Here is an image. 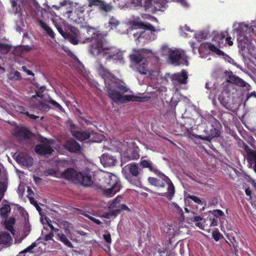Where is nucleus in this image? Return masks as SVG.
<instances>
[{
    "instance_id": "obj_35",
    "label": "nucleus",
    "mask_w": 256,
    "mask_h": 256,
    "mask_svg": "<svg viewBox=\"0 0 256 256\" xmlns=\"http://www.w3.org/2000/svg\"><path fill=\"white\" fill-rule=\"evenodd\" d=\"M11 48V46L7 44L0 43V52L2 54H6L10 51Z\"/></svg>"
},
{
    "instance_id": "obj_53",
    "label": "nucleus",
    "mask_w": 256,
    "mask_h": 256,
    "mask_svg": "<svg viewBox=\"0 0 256 256\" xmlns=\"http://www.w3.org/2000/svg\"><path fill=\"white\" fill-rule=\"evenodd\" d=\"M73 4V2L70 0H64L62 2H60V4L62 6H66V5H70L71 6Z\"/></svg>"
},
{
    "instance_id": "obj_25",
    "label": "nucleus",
    "mask_w": 256,
    "mask_h": 256,
    "mask_svg": "<svg viewBox=\"0 0 256 256\" xmlns=\"http://www.w3.org/2000/svg\"><path fill=\"white\" fill-rule=\"evenodd\" d=\"M57 240L63 243L66 246L70 248H73L72 243L68 240L66 236L62 232H58L56 234Z\"/></svg>"
},
{
    "instance_id": "obj_20",
    "label": "nucleus",
    "mask_w": 256,
    "mask_h": 256,
    "mask_svg": "<svg viewBox=\"0 0 256 256\" xmlns=\"http://www.w3.org/2000/svg\"><path fill=\"white\" fill-rule=\"evenodd\" d=\"M72 133L74 137L81 142L89 138L90 136V134L88 130H74L72 131Z\"/></svg>"
},
{
    "instance_id": "obj_31",
    "label": "nucleus",
    "mask_w": 256,
    "mask_h": 256,
    "mask_svg": "<svg viewBox=\"0 0 256 256\" xmlns=\"http://www.w3.org/2000/svg\"><path fill=\"white\" fill-rule=\"evenodd\" d=\"M248 161L249 163L254 164L253 169L256 173V151H252L248 154Z\"/></svg>"
},
{
    "instance_id": "obj_23",
    "label": "nucleus",
    "mask_w": 256,
    "mask_h": 256,
    "mask_svg": "<svg viewBox=\"0 0 256 256\" xmlns=\"http://www.w3.org/2000/svg\"><path fill=\"white\" fill-rule=\"evenodd\" d=\"M113 9L114 6L112 2L107 3L102 0L98 7V10L100 12L106 14L110 12Z\"/></svg>"
},
{
    "instance_id": "obj_41",
    "label": "nucleus",
    "mask_w": 256,
    "mask_h": 256,
    "mask_svg": "<svg viewBox=\"0 0 256 256\" xmlns=\"http://www.w3.org/2000/svg\"><path fill=\"white\" fill-rule=\"evenodd\" d=\"M38 108L40 110L44 112H47L50 109V106L48 104L43 102H39L38 104Z\"/></svg>"
},
{
    "instance_id": "obj_3",
    "label": "nucleus",
    "mask_w": 256,
    "mask_h": 256,
    "mask_svg": "<svg viewBox=\"0 0 256 256\" xmlns=\"http://www.w3.org/2000/svg\"><path fill=\"white\" fill-rule=\"evenodd\" d=\"M98 186L99 189L109 196H112L121 188L120 182L118 178L108 172L100 176Z\"/></svg>"
},
{
    "instance_id": "obj_29",
    "label": "nucleus",
    "mask_w": 256,
    "mask_h": 256,
    "mask_svg": "<svg viewBox=\"0 0 256 256\" xmlns=\"http://www.w3.org/2000/svg\"><path fill=\"white\" fill-rule=\"evenodd\" d=\"M132 2L136 6L144 7L146 10L152 6V0H132Z\"/></svg>"
},
{
    "instance_id": "obj_45",
    "label": "nucleus",
    "mask_w": 256,
    "mask_h": 256,
    "mask_svg": "<svg viewBox=\"0 0 256 256\" xmlns=\"http://www.w3.org/2000/svg\"><path fill=\"white\" fill-rule=\"evenodd\" d=\"M141 26L145 29L150 30L152 32H154L155 31V28L151 24H142Z\"/></svg>"
},
{
    "instance_id": "obj_11",
    "label": "nucleus",
    "mask_w": 256,
    "mask_h": 256,
    "mask_svg": "<svg viewBox=\"0 0 256 256\" xmlns=\"http://www.w3.org/2000/svg\"><path fill=\"white\" fill-rule=\"evenodd\" d=\"M32 133L28 128L24 126L20 127L14 131V136L20 140H30L32 137Z\"/></svg>"
},
{
    "instance_id": "obj_34",
    "label": "nucleus",
    "mask_w": 256,
    "mask_h": 256,
    "mask_svg": "<svg viewBox=\"0 0 256 256\" xmlns=\"http://www.w3.org/2000/svg\"><path fill=\"white\" fill-rule=\"evenodd\" d=\"M108 24V26L110 28V29L113 30L116 28L117 26L120 24V22L114 16H112L110 18Z\"/></svg>"
},
{
    "instance_id": "obj_61",
    "label": "nucleus",
    "mask_w": 256,
    "mask_h": 256,
    "mask_svg": "<svg viewBox=\"0 0 256 256\" xmlns=\"http://www.w3.org/2000/svg\"><path fill=\"white\" fill-rule=\"evenodd\" d=\"M252 96H254L256 98V92H254L250 94H248L247 95L246 100H248Z\"/></svg>"
},
{
    "instance_id": "obj_37",
    "label": "nucleus",
    "mask_w": 256,
    "mask_h": 256,
    "mask_svg": "<svg viewBox=\"0 0 256 256\" xmlns=\"http://www.w3.org/2000/svg\"><path fill=\"white\" fill-rule=\"evenodd\" d=\"M229 242H226L232 248V250H237L238 249V244L236 242V240L234 237L230 238Z\"/></svg>"
},
{
    "instance_id": "obj_13",
    "label": "nucleus",
    "mask_w": 256,
    "mask_h": 256,
    "mask_svg": "<svg viewBox=\"0 0 256 256\" xmlns=\"http://www.w3.org/2000/svg\"><path fill=\"white\" fill-rule=\"evenodd\" d=\"M78 175L77 182L84 186H90L94 183V181L96 182L94 178H92V174L90 171L80 172Z\"/></svg>"
},
{
    "instance_id": "obj_33",
    "label": "nucleus",
    "mask_w": 256,
    "mask_h": 256,
    "mask_svg": "<svg viewBox=\"0 0 256 256\" xmlns=\"http://www.w3.org/2000/svg\"><path fill=\"white\" fill-rule=\"evenodd\" d=\"M208 48L211 51L216 54L218 56H224V52L220 50L219 48H218L216 46L212 44H208Z\"/></svg>"
},
{
    "instance_id": "obj_14",
    "label": "nucleus",
    "mask_w": 256,
    "mask_h": 256,
    "mask_svg": "<svg viewBox=\"0 0 256 256\" xmlns=\"http://www.w3.org/2000/svg\"><path fill=\"white\" fill-rule=\"evenodd\" d=\"M80 172H78L74 168H68L61 174L62 178L72 182L77 181L78 174Z\"/></svg>"
},
{
    "instance_id": "obj_46",
    "label": "nucleus",
    "mask_w": 256,
    "mask_h": 256,
    "mask_svg": "<svg viewBox=\"0 0 256 256\" xmlns=\"http://www.w3.org/2000/svg\"><path fill=\"white\" fill-rule=\"evenodd\" d=\"M49 102L52 104V105H53L56 108H58V109H59L60 110H64V108H62V106L61 105H60L58 102H57L56 101L52 100V99H50V100H49Z\"/></svg>"
},
{
    "instance_id": "obj_48",
    "label": "nucleus",
    "mask_w": 256,
    "mask_h": 256,
    "mask_svg": "<svg viewBox=\"0 0 256 256\" xmlns=\"http://www.w3.org/2000/svg\"><path fill=\"white\" fill-rule=\"evenodd\" d=\"M44 90H45V88L44 86H41L38 89V92H36V96L38 97L42 98L43 96V94H42V93L44 92Z\"/></svg>"
},
{
    "instance_id": "obj_2",
    "label": "nucleus",
    "mask_w": 256,
    "mask_h": 256,
    "mask_svg": "<svg viewBox=\"0 0 256 256\" xmlns=\"http://www.w3.org/2000/svg\"><path fill=\"white\" fill-rule=\"evenodd\" d=\"M140 165L142 168H148V170L158 176L159 178L150 176L148 178V182L158 189H162L168 186L167 192H158V194L160 196H165L168 200H171L174 197L175 193V188L170 178L164 174L160 172L155 164L149 160H142L141 158L140 162Z\"/></svg>"
},
{
    "instance_id": "obj_44",
    "label": "nucleus",
    "mask_w": 256,
    "mask_h": 256,
    "mask_svg": "<svg viewBox=\"0 0 256 256\" xmlns=\"http://www.w3.org/2000/svg\"><path fill=\"white\" fill-rule=\"evenodd\" d=\"M213 216L216 217L217 218L218 216H224V212L220 210H214L212 211Z\"/></svg>"
},
{
    "instance_id": "obj_28",
    "label": "nucleus",
    "mask_w": 256,
    "mask_h": 256,
    "mask_svg": "<svg viewBox=\"0 0 256 256\" xmlns=\"http://www.w3.org/2000/svg\"><path fill=\"white\" fill-rule=\"evenodd\" d=\"M228 82L242 87L246 86V84L242 79L234 75L230 76Z\"/></svg>"
},
{
    "instance_id": "obj_49",
    "label": "nucleus",
    "mask_w": 256,
    "mask_h": 256,
    "mask_svg": "<svg viewBox=\"0 0 256 256\" xmlns=\"http://www.w3.org/2000/svg\"><path fill=\"white\" fill-rule=\"evenodd\" d=\"M18 0H10V2L12 4V6L14 10L17 12L18 10Z\"/></svg>"
},
{
    "instance_id": "obj_24",
    "label": "nucleus",
    "mask_w": 256,
    "mask_h": 256,
    "mask_svg": "<svg viewBox=\"0 0 256 256\" xmlns=\"http://www.w3.org/2000/svg\"><path fill=\"white\" fill-rule=\"evenodd\" d=\"M8 178L5 175L2 176L0 179V202L4 196V192L7 190Z\"/></svg>"
},
{
    "instance_id": "obj_60",
    "label": "nucleus",
    "mask_w": 256,
    "mask_h": 256,
    "mask_svg": "<svg viewBox=\"0 0 256 256\" xmlns=\"http://www.w3.org/2000/svg\"><path fill=\"white\" fill-rule=\"evenodd\" d=\"M226 41L227 42L228 44L230 46H231L233 44V42L231 40V38L230 37H227L226 38Z\"/></svg>"
},
{
    "instance_id": "obj_43",
    "label": "nucleus",
    "mask_w": 256,
    "mask_h": 256,
    "mask_svg": "<svg viewBox=\"0 0 256 256\" xmlns=\"http://www.w3.org/2000/svg\"><path fill=\"white\" fill-rule=\"evenodd\" d=\"M56 27L60 32V34L65 38H66L68 36H69L68 33L64 32L60 25L56 24Z\"/></svg>"
},
{
    "instance_id": "obj_22",
    "label": "nucleus",
    "mask_w": 256,
    "mask_h": 256,
    "mask_svg": "<svg viewBox=\"0 0 256 256\" xmlns=\"http://www.w3.org/2000/svg\"><path fill=\"white\" fill-rule=\"evenodd\" d=\"M181 58L182 53L179 50H176L170 52L169 58L172 64H179V61Z\"/></svg>"
},
{
    "instance_id": "obj_17",
    "label": "nucleus",
    "mask_w": 256,
    "mask_h": 256,
    "mask_svg": "<svg viewBox=\"0 0 256 256\" xmlns=\"http://www.w3.org/2000/svg\"><path fill=\"white\" fill-rule=\"evenodd\" d=\"M64 148L68 152L78 154L80 152V145L73 139L66 140L64 144Z\"/></svg>"
},
{
    "instance_id": "obj_1",
    "label": "nucleus",
    "mask_w": 256,
    "mask_h": 256,
    "mask_svg": "<svg viewBox=\"0 0 256 256\" xmlns=\"http://www.w3.org/2000/svg\"><path fill=\"white\" fill-rule=\"evenodd\" d=\"M88 32L92 34V36L87 38V40L91 42L89 49L92 56L104 57L108 61L123 60V54L120 49L114 46L104 47V40L100 32H96L94 28L89 27Z\"/></svg>"
},
{
    "instance_id": "obj_39",
    "label": "nucleus",
    "mask_w": 256,
    "mask_h": 256,
    "mask_svg": "<svg viewBox=\"0 0 256 256\" xmlns=\"http://www.w3.org/2000/svg\"><path fill=\"white\" fill-rule=\"evenodd\" d=\"M36 246V242H33L31 245L28 246L26 249L20 252L19 254L20 256H22V255L28 252H32V250Z\"/></svg>"
},
{
    "instance_id": "obj_58",
    "label": "nucleus",
    "mask_w": 256,
    "mask_h": 256,
    "mask_svg": "<svg viewBox=\"0 0 256 256\" xmlns=\"http://www.w3.org/2000/svg\"><path fill=\"white\" fill-rule=\"evenodd\" d=\"M30 201L31 204H32L38 211L41 210V208L38 205L37 202L36 201H34L32 198H30Z\"/></svg>"
},
{
    "instance_id": "obj_27",
    "label": "nucleus",
    "mask_w": 256,
    "mask_h": 256,
    "mask_svg": "<svg viewBox=\"0 0 256 256\" xmlns=\"http://www.w3.org/2000/svg\"><path fill=\"white\" fill-rule=\"evenodd\" d=\"M71 32V34L68 33L69 36H68L66 38L68 39L71 44H76L78 42V36L79 34V30L76 28H74V30H72Z\"/></svg>"
},
{
    "instance_id": "obj_36",
    "label": "nucleus",
    "mask_w": 256,
    "mask_h": 256,
    "mask_svg": "<svg viewBox=\"0 0 256 256\" xmlns=\"http://www.w3.org/2000/svg\"><path fill=\"white\" fill-rule=\"evenodd\" d=\"M9 78L10 80H19L22 78L20 72L16 70L11 72Z\"/></svg>"
},
{
    "instance_id": "obj_56",
    "label": "nucleus",
    "mask_w": 256,
    "mask_h": 256,
    "mask_svg": "<svg viewBox=\"0 0 256 256\" xmlns=\"http://www.w3.org/2000/svg\"><path fill=\"white\" fill-rule=\"evenodd\" d=\"M206 34H204V32H202L196 34V38H197L198 40L204 39V38H206Z\"/></svg>"
},
{
    "instance_id": "obj_52",
    "label": "nucleus",
    "mask_w": 256,
    "mask_h": 256,
    "mask_svg": "<svg viewBox=\"0 0 256 256\" xmlns=\"http://www.w3.org/2000/svg\"><path fill=\"white\" fill-rule=\"evenodd\" d=\"M22 114H25L26 115L28 116L29 118L32 120H36L37 118H38V116H36L32 114H30L28 112H24V111H22Z\"/></svg>"
},
{
    "instance_id": "obj_42",
    "label": "nucleus",
    "mask_w": 256,
    "mask_h": 256,
    "mask_svg": "<svg viewBox=\"0 0 256 256\" xmlns=\"http://www.w3.org/2000/svg\"><path fill=\"white\" fill-rule=\"evenodd\" d=\"M102 0H88V6L90 8L94 6H96L98 8Z\"/></svg>"
},
{
    "instance_id": "obj_57",
    "label": "nucleus",
    "mask_w": 256,
    "mask_h": 256,
    "mask_svg": "<svg viewBox=\"0 0 256 256\" xmlns=\"http://www.w3.org/2000/svg\"><path fill=\"white\" fill-rule=\"evenodd\" d=\"M88 218L93 222L96 223L97 224H102V222L100 220H98L94 217L88 216Z\"/></svg>"
},
{
    "instance_id": "obj_62",
    "label": "nucleus",
    "mask_w": 256,
    "mask_h": 256,
    "mask_svg": "<svg viewBox=\"0 0 256 256\" xmlns=\"http://www.w3.org/2000/svg\"><path fill=\"white\" fill-rule=\"evenodd\" d=\"M226 37V33L222 32L220 34V36L218 37H216V38L218 39V38L223 40Z\"/></svg>"
},
{
    "instance_id": "obj_30",
    "label": "nucleus",
    "mask_w": 256,
    "mask_h": 256,
    "mask_svg": "<svg viewBox=\"0 0 256 256\" xmlns=\"http://www.w3.org/2000/svg\"><path fill=\"white\" fill-rule=\"evenodd\" d=\"M15 222L14 218H10L8 220H6L4 222L6 228L12 234H14V226L15 224Z\"/></svg>"
},
{
    "instance_id": "obj_5",
    "label": "nucleus",
    "mask_w": 256,
    "mask_h": 256,
    "mask_svg": "<svg viewBox=\"0 0 256 256\" xmlns=\"http://www.w3.org/2000/svg\"><path fill=\"white\" fill-rule=\"evenodd\" d=\"M138 163L132 162L126 165L122 170L124 178L131 184L140 187L142 184L140 175L141 169Z\"/></svg>"
},
{
    "instance_id": "obj_63",
    "label": "nucleus",
    "mask_w": 256,
    "mask_h": 256,
    "mask_svg": "<svg viewBox=\"0 0 256 256\" xmlns=\"http://www.w3.org/2000/svg\"><path fill=\"white\" fill-rule=\"evenodd\" d=\"M140 155L138 153H135L134 155L132 156V160L138 159Z\"/></svg>"
},
{
    "instance_id": "obj_21",
    "label": "nucleus",
    "mask_w": 256,
    "mask_h": 256,
    "mask_svg": "<svg viewBox=\"0 0 256 256\" xmlns=\"http://www.w3.org/2000/svg\"><path fill=\"white\" fill-rule=\"evenodd\" d=\"M12 238L7 232H2L0 234V244L4 247L10 246L12 243Z\"/></svg>"
},
{
    "instance_id": "obj_6",
    "label": "nucleus",
    "mask_w": 256,
    "mask_h": 256,
    "mask_svg": "<svg viewBox=\"0 0 256 256\" xmlns=\"http://www.w3.org/2000/svg\"><path fill=\"white\" fill-rule=\"evenodd\" d=\"M131 62L135 65L138 71L142 74H146L150 70L148 62L146 60L141 52L138 51L129 56Z\"/></svg>"
},
{
    "instance_id": "obj_59",
    "label": "nucleus",
    "mask_w": 256,
    "mask_h": 256,
    "mask_svg": "<svg viewBox=\"0 0 256 256\" xmlns=\"http://www.w3.org/2000/svg\"><path fill=\"white\" fill-rule=\"evenodd\" d=\"M245 192H246V194L247 196H250V198L251 199L252 198V191L249 187L246 188L245 190Z\"/></svg>"
},
{
    "instance_id": "obj_51",
    "label": "nucleus",
    "mask_w": 256,
    "mask_h": 256,
    "mask_svg": "<svg viewBox=\"0 0 256 256\" xmlns=\"http://www.w3.org/2000/svg\"><path fill=\"white\" fill-rule=\"evenodd\" d=\"M220 234L219 232H212V237L216 241H218L220 237Z\"/></svg>"
},
{
    "instance_id": "obj_19",
    "label": "nucleus",
    "mask_w": 256,
    "mask_h": 256,
    "mask_svg": "<svg viewBox=\"0 0 256 256\" xmlns=\"http://www.w3.org/2000/svg\"><path fill=\"white\" fill-rule=\"evenodd\" d=\"M100 162L104 167L114 166L116 163V158L108 154H104L100 158Z\"/></svg>"
},
{
    "instance_id": "obj_40",
    "label": "nucleus",
    "mask_w": 256,
    "mask_h": 256,
    "mask_svg": "<svg viewBox=\"0 0 256 256\" xmlns=\"http://www.w3.org/2000/svg\"><path fill=\"white\" fill-rule=\"evenodd\" d=\"M61 224L64 228V230L66 234H70L71 232L70 230V227L71 224L68 222L66 220L62 221Z\"/></svg>"
},
{
    "instance_id": "obj_26",
    "label": "nucleus",
    "mask_w": 256,
    "mask_h": 256,
    "mask_svg": "<svg viewBox=\"0 0 256 256\" xmlns=\"http://www.w3.org/2000/svg\"><path fill=\"white\" fill-rule=\"evenodd\" d=\"M37 22L39 24L40 27L46 32L52 38L54 37V33L52 30L48 26L46 22L42 20L38 19Z\"/></svg>"
},
{
    "instance_id": "obj_32",
    "label": "nucleus",
    "mask_w": 256,
    "mask_h": 256,
    "mask_svg": "<svg viewBox=\"0 0 256 256\" xmlns=\"http://www.w3.org/2000/svg\"><path fill=\"white\" fill-rule=\"evenodd\" d=\"M11 208L8 204H5L0 208V215L4 218H7Z\"/></svg>"
},
{
    "instance_id": "obj_50",
    "label": "nucleus",
    "mask_w": 256,
    "mask_h": 256,
    "mask_svg": "<svg viewBox=\"0 0 256 256\" xmlns=\"http://www.w3.org/2000/svg\"><path fill=\"white\" fill-rule=\"evenodd\" d=\"M104 240L108 244H110L112 242V238L110 234L103 235Z\"/></svg>"
},
{
    "instance_id": "obj_7",
    "label": "nucleus",
    "mask_w": 256,
    "mask_h": 256,
    "mask_svg": "<svg viewBox=\"0 0 256 256\" xmlns=\"http://www.w3.org/2000/svg\"><path fill=\"white\" fill-rule=\"evenodd\" d=\"M250 34L244 32H241L238 36V42L240 52L243 56L252 54V46L250 40Z\"/></svg>"
},
{
    "instance_id": "obj_8",
    "label": "nucleus",
    "mask_w": 256,
    "mask_h": 256,
    "mask_svg": "<svg viewBox=\"0 0 256 256\" xmlns=\"http://www.w3.org/2000/svg\"><path fill=\"white\" fill-rule=\"evenodd\" d=\"M222 128V126L218 120L214 119V121L212 123V128L210 130V134L208 136H203L200 135L194 134V138L210 142L212 138L215 137H218L220 134V130Z\"/></svg>"
},
{
    "instance_id": "obj_64",
    "label": "nucleus",
    "mask_w": 256,
    "mask_h": 256,
    "mask_svg": "<svg viewBox=\"0 0 256 256\" xmlns=\"http://www.w3.org/2000/svg\"><path fill=\"white\" fill-rule=\"evenodd\" d=\"M102 216L104 218H109L110 217H112L111 214H110V212L106 214H104Z\"/></svg>"
},
{
    "instance_id": "obj_12",
    "label": "nucleus",
    "mask_w": 256,
    "mask_h": 256,
    "mask_svg": "<svg viewBox=\"0 0 256 256\" xmlns=\"http://www.w3.org/2000/svg\"><path fill=\"white\" fill-rule=\"evenodd\" d=\"M188 74L186 70L173 74L171 76V80L174 86L180 84H185L188 82Z\"/></svg>"
},
{
    "instance_id": "obj_4",
    "label": "nucleus",
    "mask_w": 256,
    "mask_h": 256,
    "mask_svg": "<svg viewBox=\"0 0 256 256\" xmlns=\"http://www.w3.org/2000/svg\"><path fill=\"white\" fill-rule=\"evenodd\" d=\"M114 82L116 88L120 92H118L115 89L111 88H108V93L110 98L116 102H144L146 98L134 96L133 95H122V93H125L128 92L129 88L126 86L124 82L118 83L119 79Z\"/></svg>"
},
{
    "instance_id": "obj_38",
    "label": "nucleus",
    "mask_w": 256,
    "mask_h": 256,
    "mask_svg": "<svg viewBox=\"0 0 256 256\" xmlns=\"http://www.w3.org/2000/svg\"><path fill=\"white\" fill-rule=\"evenodd\" d=\"M209 220H207L206 221H208L210 224V226H218V218L213 215L210 216H208Z\"/></svg>"
},
{
    "instance_id": "obj_54",
    "label": "nucleus",
    "mask_w": 256,
    "mask_h": 256,
    "mask_svg": "<svg viewBox=\"0 0 256 256\" xmlns=\"http://www.w3.org/2000/svg\"><path fill=\"white\" fill-rule=\"evenodd\" d=\"M47 222L48 226L50 227L52 231H54V232H58V231H59L58 228H55L54 226L52 224V222L50 220V221H47Z\"/></svg>"
},
{
    "instance_id": "obj_55",
    "label": "nucleus",
    "mask_w": 256,
    "mask_h": 256,
    "mask_svg": "<svg viewBox=\"0 0 256 256\" xmlns=\"http://www.w3.org/2000/svg\"><path fill=\"white\" fill-rule=\"evenodd\" d=\"M54 236V234L52 232H50L49 234H46L44 239L46 241H48L49 240H52V238Z\"/></svg>"
},
{
    "instance_id": "obj_15",
    "label": "nucleus",
    "mask_w": 256,
    "mask_h": 256,
    "mask_svg": "<svg viewBox=\"0 0 256 256\" xmlns=\"http://www.w3.org/2000/svg\"><path fill=\"white\" fill-rule=\"evenodd\" d=\"M207 220H209L208 216L206 218H203L200 216H195L194 217L192 221L200 229L208 232L210 230L211 226H210V224L208 222V221H206Z\"/></svg>"
},
{
    "instance_id": "obj_18",
    "label": "nucleus",
    "mask_w": 256,
    "mask_h": 256,
    "mask_svg": "<svg viewBox=\"0 0 256 256\" xmlns=\"http://www.w3.org/2000/svg\"><path fill=\"white\" fill-rule=\"evenodd\" d=\"M99 74L104 80L106 83L108 80H110L112 82H116L118 80L117 78L115 76L112 72L106 69L102 64H100L98 68Z\"/></svg>"
},
{
    "instance_id": "obj_47",
    "label": "nucleus",
    "mask_w": 256,
    "mask_h": 256,
    "mask_svg": "<svg viewBox=\"0 0 256 256\" xmlns=\"http://www.w3.org/2000/svg\"><path fill=\"white\" fill-rule=\"evenodd\" d=\"M188 198H190V200H192L194 202L196 203H197L199 204H202V200L196 196H188Z\"/></svg>"
},
{
    "instance_id": "obj_10",
    "label": "nucleus",
    "mask_w": 256,
    "mask_h": 256,
    "mask_svg": "<svg viewBox=\"0 0 256 256\" xmlns=\"http://www.w3.org/2000/svg\"><path fill=\"white\" fill-rule=\"evenodd\" d=\"M218 100L222 106L226 109L230 110L232 100L230 90L228 88H225L218 95Z\"/></svg>"
},
{
    "instance_id": "obj_16",
    "label": "nucleus",
    "mask_w": 256,
    "mask_h": 256,
    "mask_svg": "<svg viewBox=\"0 0 256 256\" xmlns=\"http://www.w3.org/2000/svg\"><path fill=\"white\" fill-rule=\"evenodd\" d=\"M35 152L40 156H46L51 154L54 150L48 144H38L34 148Z\"/></svg>"
},
{
    "instance_id": "obj_9",
    "label": "nucleus",
    "mask_w": 256,
    "mask_h": 256,
    "mask_svg": "<svg viewBox=\"0 0 256 256\" xmlns=\"http://www.w3.org/2000/svg\"><path fill=\"white\" fill-rule=\"evenodd\" d=\"M120 196H117L110 206V208L114 209L110 211V214L112 216L116 217L122 210H130L129 208L126 204H120Z\"/></svg>"
}]
</instances>
